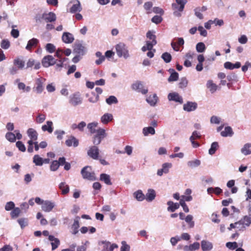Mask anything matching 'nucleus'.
I'll return each mask as SVG.
<instances>
[{
  "label": "nucleus",
  "mask_w": 251,
  "mask_h": 251,
  "mask_svg": "<svg viewBox=\"0 0 251 251\" xmlns=\"http://www.w3.org/2000/svg\"><path fill=\"white\" fill-rule=\"evenodd\" d=\"M59 188L61 190V194L63 195L67 194L70 190L69 186L64 182L60 183Z\"/></svg>",
  "instance_id": "nucleus-32"
},
{
  "label": "nucleus",
  "mask_w": 251,
  "mask_h": 251,
  "mask_svg": "<svg viewBox=\"0 0 251 251\" xmlns=\"http://www.w3.org/2000/svg\"><path fill=\"white\" fill-rule=\"evenodd\" d=\"M241 222H242L245 228L246 227H248L251 224V217L250 216H245L241 219Z\"/></svg>",
  "instance_id": "nucleus-36"
},
{
  "label": "nucleus",
  "mask_w": 251,
  "mask_h": 251,
  "mask_svg": "<svg viewBox=\"0 0 251 251\" xmlns=\"http://www.w3.org/2000/svg\"><path fill=\"white\" fill-rule=\"evenodd\" d=\"M87 154L93 159H98L100 154V151L98 147L96 146L90 147L87 151Z\"/></svg>",
  "instance_id": "nucleus-8"
},
{
  "label": "nucleus",
  "mask_w": 251,
  "mask_h": 251,
  "mask_svg": "<svg viewBox=\"0 0 251 251\" xmlns=\"http://www.w3.org/2000/svg\"><path fill=\"white\" fill-rule=\"evenodd\" d=\"M39 43V40L36 38H32L29 40L25 47V49L31 52L33 48H36Z\"/></svg>",
  "instance_id": "nucleus-11"
},
{
  "label": "nucleus",
  "mask_w": 251,
  "mask_h": 251,
  "mask_svg": "<svg viewBox=\"0 0 251 251\" xmlns=\"http://www.w3.org/2000/svg\"><path fill=\"white\" fill-rule=\"evenodd\" d=\"M66 60V58H64V60H62V59H59L58 60H57L56 61V66H55V69L56 70H60V69L63 67V62Z\"/></svg>",
  "instance_id": "nucleus-58"
},
{
  "label": "nucleus",
  "mask_w": 251,
  "mask_h": 251,
  "mask_svg": "<svg viewBox=\"0 0 251 251\" xmlns=\"http://www.w3.org/2000/svg\"><path fill=\"white\" fill-rule=\"evenodd\" d=\"M143 133L145 136H148L149 134L153 135L155 134V129L151 126L146 127L143 129Z\"/></svg>",
  "instance_id": "nucleus-39"
},
{
  "label": "nucleus",
  "mask_w": 251,
  "mask_h": 251,
  "mask_svg": "<svg viewBox=\"0 0 251 251\" xmlns=\"http://www.w3.org/2000/svg\"><path fill=\"white\" fill-rule=\"evenodd\" d=\"M21 212V210L19 207H15L11 212L10 215L12 218L18 217Z\"/></svg>",
  "instance_id": "nucleus-42"
},
{
  "label": "nucleus",
  "mask_w": 251,
  "mask_h": 251,
  "mask_svg": "<svg viewBox=\"0 0 251 251\" xmlns=\"http://www.w3.org/2000/svg\"><path fill=\"white\" fill-rule=\"evenodd\" d=\"M226 246L230 250H234L238 248V244L235 242H227L226 244Z\"/></svg>",
  "instance_id": "nucleus-60"
},
{
  "label": "nucleus",
  "mask_w": 251,
  "mask_h": 251,
  "mask_svg": "<svg viewBox=\"0 0 251 251\" xmlns=\"http://www.w3.org/2000/svg\"><path fill=\"white\" fill-rule=\"evenodd\" d=\"M235 226L239 230L243 231L246 229L241 220L238 222H235Z\"/></svg>",
  "instance_id": "nucleus-63"
},
{
  "label": "nucleus",
  "mask_w": 251,
  "mask_h": 251,
  "mask_svg": "<svg viewBox=\"0 0 251 251\" xmlns=\"http://www.w3.org/2000/svg\"><path fill=\"white\" fill-rule=\"evenodd\" d=\"M200 164L201 161L198 159L193 161H190L188 162V165L191 168L197 167L199 166Z\"/></svg>",
  "instance_id": "nucleus-52"
},
{
  "label": "nucleus",
  "mask_w": 251,
  "mask_h": 251,
  "mask_svg": "<svg viewBox=\"0 0 251 251\" xmlns=\"http://www.w3.org/2000/svg\"><path fill=\"white\" fill-rule=\"evenodd\" d=\"M200 248V244L198 242H195L192 244L190 245L189 246H186L184 248L185 251H193L199 249Z\"/></svg>",
  "instance_id": "nucleus-33"
},
{
  "label": "nucleus",
  "mask_w": 251,
  "mask_h": 251,
  "mask_svg": "<svg viewBox=\"0 0 251 251\" xmlns=\"http://www.w3.org/2000/svg\"><path fill=\"white\" fill-rule=\"evenodd\" d=\"M169 72L171 73V75L168 79V81L172 82L176 81L178 78V74L173 69H170Z\"/></svg>",
  "instance_id": "nucleus-28"
},
{
  "label": "nucleus",
  "mask_w": 251,
  "mask_h": 251,
  "mask_svg": "<svg viewBox=\"0 0 251 251\" xmlns=\"http://www.w3.org/2000/svg\"><path fill=\"white\" fill-rule=\"evenodd\" d=\"M6 139L10 142H15L16 141V135L12 132H8L5 134Z\"/></svg>",
  "instance_id": "nucleus-43"
},
{
  "label": "nucleus",
  "mask_w": 251,
  "mask_h": 251,
  "mask_svg": "<svg viewBox=\"0 0 251 251\" xmlns=\"http://www.w3.org/2000/svg\"><path fill=\"white\" fill-rule=\"evenodd\" d=\"M56 61H57V59L52 55H48L43 57L42 60V64L43 67L48 68L55 64Z\"/></svg>",
  "instance_id": "nucleus-6"
},
{
  "label": "nucleus",
  "mask_w": 251,
  "mask_h": 251,
  "mask_svg": "<svg viewBox=\"0 0 251 251\" xmlns=\"http://www.w3.org/2000/svg\"><path fill=\"white\" fill-rule=\"evenodd\" d=\"M158 100V97L155 94H153L152 95H150L147 99V101L151 105L154 106Z\"/></svg>",
  "instance_id": "nucleus-27"
},
{
  "label": "nucleus",
  "mask_w": 251,
  "mask_h": 251,
  "mask_svg": "<svg viewBox=\"0 0 251 251\" xmlns=\"http://www.w3.org/2000/svg\"><path fill=\"white\" fill-rule=\"evenodd\" d=\"M105 131L104 129L99 128L97 130L96 134L93 137V142L95 145L100 144L101 140L106 137Z\"/></svg>",
  "instance_id": "nucleus-4"
},
{
  "label": "nucleus",
  "mask_w": 251,
  "mask_h": 251,
  "mask_svg": "<svg viewBox=\"0 0 251 251\" xmlns=\"http://www.w3.org/2000/svg\"><path fill=\"white\" fill-rule=\"evenodd\" d=\"M176 3H173L172 5V8L174 10V14L176 16H181L180 12H182L184 8V5L187 2L186 0H176Z\"/></svg>",
  "instance_id": "nucleus-3"
},
{
  "label": "nucleus",
  "mask_w": 251,
  "mask_h": 251,
  "mask_svg": "<svg viewBox=\"0 0 251 251\" xmlns=\"http://www.w3.org/2000/svg\"><path fill=\"white\" fill-rule=\"evenodd\" d=\"M134 197L138 201H142L145 199V195L141 190H138L133 194Z\"/></svg>",
  "instance_id": "nucleus-37"
},
{
  "label": "nucleus",
  "mask_w": 251,
  "mask_h": 251,
  "mask_svg": "<svg viewBox=\"0 0 251 251\" xmlns=\"http://www.w3.org/2000/svg\"><path fill=\"white\" fill-rule=\"evenodd\" d=\"M172 166L171 163H165L162 165V168L161 169L165 174H167L169 172V169L172 167Z\"/></svg>",
  "instance_id": "nucleus-57"
},
{
  "label": "nucleus",
  "mask_w": 251,
  "mask_h": 251,
  "mask_svg": "<svg viewBox=\"0 0 251 251\" xmlns=\"http://www.w3.org/2000/svg\"><path fill=\"white\" fill-rule=\"evenodd\" d=\"M45 81V79L42 77L35 80V86L33 89L37 93L40 94L43 92L44 88V84Z\"/></svg>",
  "instance_id": "nucleus-7"
},
{
  "label": "nucleus",
  "mask_w": 251,
  "mask_h": 251,
  "mask_svg": "<svg viewBox=\"0 0 251 251\" xmlns=\"http://www.w3.org/2000/svg\"><path fill=\"white\" fill-rule=\"evenodd\" d=\"M85 48L81 44H75L74 46V52L80 55H83L84 53Z\"/></svg>",
  "instance_id": "nucleus-20"
},
{
  "label": "nucleus",
  "mask_w": 251,
  "mask_h": 251,
  "mask_svg": "<svg viewBox=\"0 0 251 251\" xmlns=\"http://www.w3.org/2000/svg\"><path fill=\"white\" fill-rule=\"evenodd\" d=\"M201 247L203 251H209L213 248V245L209 241L202 240L201 242Z\"/></svg>",
  "instance_id": "nucleus-21"
},
{
  "label": "nucleus",
  "mask_w": 251,
  "mask_h": 251,
  "mask_svg": "<svg viewBox=\"0 0 251 251\" xmlns=\"http://www.w3.org/2000/svg\"><path fill=\"white\" fill-rule=\"evenodd\" d=\"M188 80L186 77H182L178 83L179 87L183 89L187 87L188 85Z\"/></svg>",
  "instance_id": "nucleus-46"
},
{
  "label": "nucleus",
  "mask_w": 251,
  "mask_h": 251,
  "mask_svg": "<svg viewBox=\"0 0 251 251\" xmlns=\"http://www.w3.org/2000/svg\"><path fill=\"white\" fill-rule=\"evenodd\" d=\"M55 204L53 202L49 201H45L42 205V209L45 212H49L52 210Z\"/></svg>",
  "instance_id": "nucleus-12"
},
{
  "label": "nucleus",
  "mask_w": 251,
  "mask_h": 251,
  "mask_svg": "<svg viewBox=\"0 0 251 251\" xmlns=\"http://www.w3.org/2000/svg\"><path fill=\"white\" fill-rule=\"evenodd\" d=\"M52 122L51 121H47V125H43L42 126V129L45 131H48L50 133L53 131Z\"/></svg>",
  "instance_id": "nucleus-35"
},
{
  "label": "nucleus",
  "mask_w": 251,
  "mask_h": 251,
  "mask_svg": "<svg viewBox=\"0 0 251 251\" xmlns=\"http://www.w3.org/2000/svg\"><path fill=\"white\" fill-rule=\"evenodd\" d=\"M49 240L52 241L51 243L52 250H54L58 248L60 245V241L58 238H55L53 235H50Z\"/></svg>",
  "instance_id": "nucleus-23"
},
{
  "label": "nucleus",
  "mask_w": 251,
  "mask_h": 251,
  "mask_svg": "<svg viewBox=\"0 0 251 251\" xmlns=\"http://www.w3.org/2000/svg\"><path fill=\"white\" fill-rule=\"evenodd\" d=\"M82 9L80 2L75 0V2L72 6L69 9V12L71 13H75L77 12H80Z\"/></svg>",
  "instance_id": "nucleus-19"
},
{
  "label": "nucleus",
  "mask_w": 251,
  "mask_h": 251,
  "mask_svg": "<svg viewBox=\"0 0 251 251\" xmlns=\"http://www.w3.org/2000/svg\"><path fill=\"white\" fill-rule=\"evenodd\" d=\"M33 162L36 166H42L44 163V160L39 155L36 154L33 158Z\"/></svg>",
  "instance_id": "nucleus-38"
},
{
  "label": "nucleus",
  "mask_w": 251,
  "mask_h": 251,
  "mask_svg": "<svg viewBox=\"0 0 251 251\" xmlns=\"http://www.w3.org/2000/svg\"><path fill=\"white\" fill-rule=\"evenodd\" d=\"M81 174L84 179L91 181L96 179L95 173L92 171L91 166H87L83 167L81 171Z\"/></svg>",
  "instance_id": "nucleus-2"
},
{
  "label": "nucleus",
  "mask_w": 251,
  "mask_h": 251,
  "mask_svg": "<svg viewBox=\"0 0 251 251\" xmlns=\"http://www.w3.org/2000/svg\"><path fill=\"white\" fill-rule=\"evenodd\" d=\"M62 39L64 43L69 44L74 41V38L72 34L69 32H64L62 35Z\"/></svg>",
  "instance_id": "nucleus-18"
},
{
  "label": "nucleus",
  "mask_w": 251,
  "mask_h": 251,
  "mask_svg": "<svg viewBox=\"0 0 251 251\" xmlns=\"http://www.w3.org/2000/svg\"><path fill=\"white\" fill-rule=\"evenodd\" d=\"M33 67L35 70L39 69L40 68V63L39 62H36L34 59L30 58L26 63V69L32 68Z\"/></svg>",
  "instance_id": "nucleus-16"
},
{
  "label": "nucleus",
  "mask_w": 251,
  "mask_h": 251,
  "mask_svg": "<svg viewBox=\"0 0 251 251\" xmlns=\"http://www.w3.org/2000/svg\"><path fill=\"white\" fill-rule=\"evenodd\" d=\"M79 226V222L78 221H75L73 225H72V228L73 229L72 233L76 234L78 232V228Z\"/></svg>",
  "instance_id": "nucleus-51"
},
{
  "label": "nucleus",
  "mask_w": 251,
  "mask_h": 251,
  "mask_svg": "<svg viewBox=\"0 0 251 251\" xmlns=\"http://www.w3.org/2000/svg\"><path fill=\"white\" fill-rule=\"evenodd\" d=\"M131 88L133 90L141 93L143 95H145L148 92V88H145L143 82L140 81H136L133 83L131 85Z\"/></svg>",
  "instance_id": "nucleus-5"
},
{
  "label": "nucleus",
  "mask_w": 251,
  "mask_h": 251,
  "mask_svg": "<svg viewBox=\"0 0 251 251\" xmlns=\"http://www.w3.org/2000/svg\"><path fill=\"white\" fill-rule=\"evenodd\" d=\"M15 208V204L13 201L7 202L5 205V209L6 211L13 210Z\"/></svg>",
  "instance_id": "nucleus-59"
},
{
  "label": "nucleus",
  "mask_w": 251,
  "mask_h": 251,
  "mask_svg": "<svg viewBox=\"0 0 251 251\" xmlns=\"http://www.w3.org/2000/svg\"><path fill=\"white\" fill-rule=\"evenodd\" d=\"M91 96L89 98V101L91 102L95 103L97 102L99 100V96L98 95H96L95 93L92 92Z\"/></svg>",
  "instance_id": "nucleus-48"
},
{
  "label": "nucleus",
  "mask_w": 251,
  "mask_h": 251,
  "mask_svg": "<svg viewBox=\"0 0 251 251\" xmlns=\"http://www.w3.org/2000/svg\"><path fill=\"white\" fill-rule=\"evenodd\" d=\"M206 87L208 88L211 93L215 92L217 89V85L214 83L212 80H209L206 83Z\"/></svg>",
  "instance_id": "nucleus-31"
},
{
  "label": "nucleus",
  "mask_w": 251,
  "mask_h": 251,
  "mask_svg": "<svg viewBox=\"0 0 251 251\" xmlns=\"http://www.w3.org/2000/svg\"><path fill=\"white\" fill-rule=\"evenodd\" d=\"M1 47L3 49H7L10 47V42L6 40H2L1 42Z\"/></svg>",
  "instance_id": "nucleus-62"
},
{
  "label": "nucleus",
  "mask_w": 251,
  "mask_h": 251,
  "mask_svg": "<svg viewBox=\"0 0 251 251\" xmlns=\"http://www.w3.org/2000/svg\"><path fill=\"white\" fill-rule=\"evenodd\" d=\"M218 148H219V145H218V142H214L212 143L211 145V147L209 149V151H208L210 155L214 154L215 153L216 150L218 149Z\"/></svg>",
  "instance_id": "nucleus-41"
},
{
  "label": "nucleus",
  "mask_w": 251,
  "mask_h": 251,
  "mask_svg": "<svg viewBox=\"0 0 251 251\" xmlns=\"http://www.w3.org/2000/svg\"><path fill=\"white\" fill-rule=\"evenodd\" d=\"M18 222L22 228H24L28 225V219L27 218H20L18 220Z\"/></svg>",
  "instance_id": "nucleus-47"
},
{
  "label": "nucleus",
  "mask_w": 251,
  "mask_h": 251,
  "mask_svg": "<svg viewBox=\"0 0 251 251\" xmlns=\"http://www.w3.org/2000/svg\"><path fill=\"white\" fill-rule=\"evenodd\" d=\"M168 207L167 208L168 211L174 212L179 207V204L178 203H174L172 201H168L167 202Z\"/></svg>",
  "instance_id": "nucleus-24"
},
{
  "label": "nucleus",
  "mask_w": 251,
  "mask_h": 251,
  "mask_svg": "<svg viewBox=\"0 0 251 251\" xmlns=\"http://www.w3.org/2000/svg\"><path fill=\"white\" fill-rule=\"evenodd\" d=\"M13 64L15 66L17 67L19 69H23L25 66V62L23 58L16 57L13 60Z\"/></svg>",
  "instance_id": "nucleus-22"
},
{
  "label": "nucleus",
  "mask_w": 251,
  "mask_h": 251,
  "mask_svg": "<svg viewBox=\"0 0 251 251\" xmlns=\"http://www.w3.org/2000/svg\"><path fill=\"white\" fill-rule=\"evenodd\" d=\"M197 107V103L195 102L188 101L183 105V109L188 112L194 111Z\"/></svg>",
  "instance_id": "nucleus-17"
},
{
  "label": "nucleus",
  "mask_w": 251,
  "mask_h": 251,
  "mask_svg": "<svg viewBox=\"0 0 251 251\" xmlns=\"http://www.w3.org/2000/svg\"><path fill=\"white\" fill-rule=\"evenodd\" d=\"M27 134L30 138L29 141L34 142L37 140L38 134L34 129L32 128H28L27 130Z\"/></svg>",
  "instance_id": "nucleus-14"
},
{
  "label": "nucleus",
  "mask_w": 251,
  "mask_h": 251,
  "mask_svg": "<svg viewBox=\"0 0 251 251\" xmlns=\"http://www.w3.org/2000/svg\"><path fill=\"white\" fill-rule=\"evenodd\" d=\"M206 49L204 44L202 42H199L196 45V50L198 52H202Z\"/></svg>",
  "instance_id": "nucleus-45"
},
{
  "label": "nucleus",
  "mask_w": 251,
  "mask_h": 251,
  "mask_svg": "<svg viewBox=\"0 0 251 251\" xmlns=\"http://www.w3.org/2000/svg\"><path fill=\"white\" fill-rule=\"evenodd\" d=\"M65 143L68 147L73 146L74 147H76L79 144V141L74 136H71L66 140Z\"/></svg>",
  "instance_id": "nucleus-13"
},
{
  "label": "nucleus",
  "mask_w": 251,
  "mask_h": 251,
  "mask_svg": "<svg viewBox=\"0 0 251 251\" xmlns=\"http://www.w3.org/2000/svg\"><path fill=\"white\" fill-rule=\"evenodd\" d=\"M46 50L50 53H52L55 50V47L52 44L48 43L46 46Z\"/></svg>",
  "instance_id": "nucleus-54"
},
{
  "label": "nucleus",
  "mask_w": 251,
  "mask_h": 251,
  "mask_svg": "<svg viewBox=\"0 0 251 251\" xmlns=\"http://www.w3.org/2000/svg\"><path fill=\"white\" fill-rule=\"evenodd\" d=\"M161 58L163 59L165 63H169L172 60V56L170 53L166 52L163 53L161 55Z\"/></svg>",
  "instance_id": "nucleus-44"
},
{
  "label": "nucleus",
  "mask_w": 251,
  "mask_h": 251,
  "mask_svg": "<svg viewBox=\"0 0 251 251\" xmlns=\"http://www.w3.org/2000/svg\"><path fill=\"white\" fill-rule=\"evenodd\" d=\"M98 126L97 123H91L88 124L87 128L91 133H96L97 129L96 128Z\"/></svg>",
  "instance_id": "nucleus-40"
},
{
  "label": "nucleus",
  "mask_w": 251,
  "mask_h": 251,
  "mask_svg": "<svg viewBox=\"0 0 251 251\" xmlns=\"http://www.w3.org/2000/svg\"><path fill=\"white\" fill-rule=\"evenodd\" d=\"M156 44H157L156 41H151V42L147 41L146 42V46H147V49H148V50H153V46L155 45Z\"/></svg>",
  "instance_id": "nucleus-61"
},
{
  "label": "nucleus",
  "mask_w": 251,
  "mask_h": 251,
  "mask_svg": "<svg viewBox=\"0 0 251 251\" xmlns=\"http://www.w3.org/2000/svg\"><path fill=\"white\" fill-rule=\"evenodd\" d=\"M233 131L230 126H226L225 128L224 131L221 132V135L223 137L232 136L233 135Z\"/></svg>",
  "instance_id": "nucleus-29"
},
{
  "label": "nucleus",
  "mask_w": 251,
  "mask_h": 251,
  "mask_svg": "<svg viewBox=\"0 0 251 251\" xmlns=\"http://www.w3.org/2000/svg\"><path fill=\"white\" fill-rule=\"evenodd\" d=\"M16 146L18 149L22 152H25L26 150L25 147L22 141H17Z\"/></svg>",
  "instance_id": "nucleus-53"
},
{
  "label": "nucleus",
  "mask_w": 251,
  "mask_h": 251,
  "mask_svg": "<svg viewBox=\"0 0 251 251\" xmlns=\"http://www.w3.org/2000/svg\"><path fill=\"white\" fill-rule=\"evenodd\" d=\"M168 98L169 100H173L176 102H178L180 103H183V99L178 93H170L168 96Z\"/></svg>",
  "instance_id": "nucleus-15"
},
{
  "label": "nucleus",
  "mask_w": 251,
  "mask_h": 251,
  "mask_svg": "<svg viewBox=\"0 0 251 251\" xmlns=\"http://www.w3.org/2000/svg\"><path fill=\"white\" fill-rule=\"evenodd\" d=\"M70 103L76 106L82 102V100L80 95L78 93L74 94L70 97Z\"/></svg>",
  "instance_id": "nucleus-9"
},
{
  "label": "nucleus",
  "mask_w": 251,
  "mask_h": 251,
  "mask_svg": "<svg viewBox=\"0 0 251 251\" xmlns=\"http://www.w3.org/2000/svg\"><path fill=\"white\" fill-rule=\"evenodd\" d=\"M106 102L107 104L111 105L113 103H118V101L117 98L114 96H111L106 100Z\"/></svg>",
  "instance_id": "nucleus-50"
},
{
  "label": "nucleus",
  "mask_w": 251,
  "mask_h": 251,
  "mask_svg": "<svg viewBox=\"0 0 251 251\" xmlns=\"http://www.w3.org/2000/svg\"><path fill=\"white\" fill-rule=\"evenodd\" d=\"M155 196L156 194L155 191L153 189H150L146 194L145 199L148 201H151L155 199Z\"/></svg>",
  "instance_id": "nucleus-25"
},
{
  "label": "nucleus",
  "mask_w": 251,
  "mask_h": 251,
  "mask_svg": "<svg viewBox=\"0 0 251 251\" xmlns=\"http://www.w3.org/2000/svg\"><path fill=\"white\" fill-rule=\"evenodd\" d=\"M116 53L119 57H124L125 59L129 56V54L127 47L126 45L120 42L115 46Z\"/></svg>",
  "instance_id": "nucleus-1"
},
{
  "label": "nucleus",
  "mask_w": 251,
  "mask_h": 251,
  "mask_svg": "<svg viewBox=\"0 0 251 251\" xmlns=\"http://www.w3.org/2000/svg\"><path fill=\"white\" fill-rule=\"evenodd\" d=\"M122 246L121 248V251H129L130 247L126 244L125 241L122 242Z\"/></svg>",
  "instance_id": "nucleus-64"
},
{
  "label": "nucleus",
  "mask_w": 251,
  "mask_h": 251,
  "mask_svg": "<svg viewBox=\"0 0 251 251\" xmlns=\"http://www.w3.org/2000/svg\"><path fill=\"white\" fill-rule=\"evenodd\" d=\"M163 19L160 16L155 15L153 16L151 19V22L156 24H158L161 23Z\"/></svg>",
  "instance_id": "nucleus-56"
},
{
  "label": "nucleus",
  "mask_w": 251,
  "mask_h": 251,
  "mask_svg": "<svg viewBox=\"0 0 251 251\" xmlns=\"http://www.w3.org/2000/svg\"><path fill=\"white\" fill-rule=\"evenodd\" d=\"M241 152L245 155H248L251 154V144L246 143L241 149Z\"/></svg>",
  "instance_id": "nucleus-26"
},
{
  "label": "nucleus",
  "mask_w": 251,
  "mask_h": 251,
  "mask_svg": "<svg viewBox=\"0 0 251 251\" xmlns=\"http://www.w3.org/2000/svg\"><path fill=\"white\" fill-rule=\"evenodd\" d=\"M41 18L44 19L47 23L54 22L56 19L55 14L51 12H50L48 13L43 14Z\"/></svg>",
  "instance_id": "nucleus-10"
},
{
  "label": "nucleus",
  "mask_w": 251,
  "mask_h": 251,
  "mask_svg": "<svg viewBox=\"0 0 251 251\" xmlns=\"http://www.w3.org/2000/svg\"><path fill=\"white\" fill-rule=\"evenodd\" d=\"M101 122L103 124H107L113 120V116L110 113H105L101 117Z\"/></svg>",
  "instance_id": "nucleus-30"
},
{
  "label": "nucleus",
  "mask_w": 251,
  "mask_h": 251,
  "mask_svg": "<svg viewBox=\"0 0 251 251\" xmlns=\"http://www.w3.org/2000/svg\"><path fill=\"white\" fill-rule=\"evenodd\" d=\"M100 179L103 181L105 184L107 185H111L112 183L111 182L110 180V176L106 174H101L100 175Z\"/></svg>",
  "instance_id": "nucleus-34"
},
{
  "label": "nucleus",
  "mask_w": 251,
  "mask_h": 251,
  "mask_svg": "<svg viewBox=\"0 0 251 251\" xmlns=\"http://www.w3.org/2000/svg\"><path fill=\"white\" fill-rule=\"evenodd\" d=\"M193 216L191 215H188L185 218V220L189 226L190 227H193L194 226V222L193 221Z\"/></svg>",
  "instance_id": "nucleus-49"
},
{
  "label": "nucleus",
  "mask_w": 251,
  "mask_h": 251,
  "mask_svg": "<svg viewBox=\"0 0 251 251\" xmlns=\"http://www.w3.org/2000/svg\"><path fill=\"white\" fill-rule=\"evenodd\" d=\"M59 167V163H58L57 161H53L50 166V169L52 171H56Z\"/></svg>",
  "instance_id": "nucleus-55"
}]
</instances>
